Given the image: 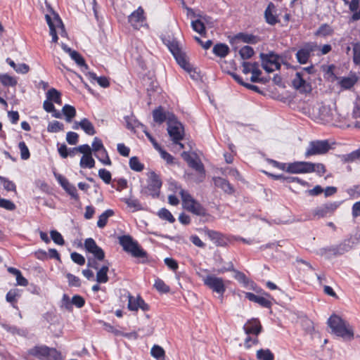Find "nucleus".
Wrapping results in <instances>:
<instances>
[{"mask_svg": "<svg viewBox=\"0 0 360 360\" xmlns=\"http://www.w3.org/2000/svg\"><path fill=\"white\" fill-rule=\"evenodd\" d=\"M167 46L180 67L186 70L193 79L198 80L200 77L199 73L189 63L186 53L181 50L178 41L172 40L169 41Z\"/></svg>", "mask_w": 360, "mask_h": 360, "instance_id": "f257e3e1", "label": "nucleus"}, {"mask_svg": "<svg viewBox=\"0 0 360 360\" xmlns=\"http://www.w3.org/2000/svg\"><path fill=\"white\" fill-rule=\"evenodd\" d=\"M328 325L332 333L342 338L344 340L351 341L354 339V333L352 326L338 315L332 314L328 319Z\"/></svg>", "mask_w": 360, "mask_h": 360, "instance_id": "f03ea898", "label": "nucleus"}, {"mask_svg": "<svg viewBox=\"0 0 360 360\" xmlns=\"http://www.w3.org/2000/svg\"><path fill=\"white\" fill-rule=\"evenodd\" d=\"M120 244L123 250L130 253L134 257L142 259L143 264L148 263V253L129 235H124L119 238Z\"/></svg>", "mask_w": 360, "mask_h": 360, "instance_id": "7ed1b4c3", "label": "nucleus"}, {"mask_svg": "<svg viewBox=\"0 0 360 360\" xmlns=\"http://www.w3.org/2000/svg\"><path fill=\"white\" fill-rule=\"evenodd\" d=\"M27 354L39 360H63L59 351L44 345H36L30 348L27 351Z\"/></svg>", "mask_w": 360, "mask_h": 360, "instance_id": "20e7f679", "label": "nucleus"}, {"mask_svg": "<svg viewBox=\"0 0 360 360\" xmlns=\"http://www.w3.org/2000/svg\"><path fill=\"white\" fill-rule=\"evenodd\" d=\"M259 58L262 60V67L268 73L274 72V69L269 65H274L276 70H280L281 63L285 64L282 60V56L274 51H269L268 53H261Z\"/></svg>", "mask_w": 360, "mask_h": 360, "instance_id": "39448f33", "label": "nucleus"}, {"mask_svg": "<svg viewBox=\"0 0 360 360\" xmlns=\"http://www.w3.org/2000/svg\"><path fill=\"white\" fill-rule=\"evenodd\" d=\"M353 243L351 238L343 240L340 244L322 248L319 250V253L322 256L329 258L331 255L338 256L347 252L352 249Z\"/></svg>", "mask_w": 360, "mask_h": 360, "instance_id": "423d86ee", "label": "nucleus"}, {"mask_svg": "<svg viewBox=\"0 0 360 360\" xmlns=\"http://www.w3.org/2000/svg\"><path fill=\"white\" fill-rule=\"evenodd\" d=\"M202 281L205 285L213 292L217 293L220 297H223L226 288L222 278L217 277L214 275H208L204 277Z\"/></svg>", "mask_w": 360, "mask_h": 360, "instance_id": "0eeeda50", "label": "nucleus"}, {"mask_svg": "<svg viewBox=\"0 0 360 360\" xmlns=\"http://www.w3.org/2000/svg\"><path fill=\"white\" fill-rule=\"evenodd\" d=\"M330 149L328 140H316L309 142V146L305 152V157L309 158L314 155L325 154Z\"/></svg>", "mask_w": 360, "mask_h": 360, "instance_id": "6e6552de", "label": "nucleus"}, {"mask_svg": "<svg viewBox=\"0 0 360 360\" xmlns=\"http://www.w3.org/2000/svg\"><path fill=\"white\" fill-rule=\"evenodd\" d=\"M121 297H124L127 299V307L130 311H137L139 309H141L143 311H146L150 309L149 305L146 303L141 296L139 295L136 299H134L131 293L125 289L121 292Z\"/></svg>", "mask_w": 360, "mask_h": 360, "instance_id": "1a4fd4ad", "label": "nucleus"}, {"mask_svg": "<svg viewBox=\"0 0 360 360\" xmlns=\"http://www.w3.org/2000/svg\"><path fill=\"white\" fill-rule=\"evenodd\" d=\"M340 205V202H333L323 204L321 206L317 207L312 212V217L309 219H319L332 215L334 212Z\"/></svg>", "mask_w": 360, "mask_h": 360, "instance_id": "9d476101", "label": "nucleus"}, {"mask_svg": "<svg viewBox=\"0 0 360 360\" xmlns=\"http://www.w3.org/2000/svg\"><path fill=\"white\" fill-rule=\"evenodd\" d=\"M319 46L316 42L305 43L302 48L296 53V58L300 64H306L308 63L311 54L319 49Z\"/></svg>", "mask_w": 360, "mask_h": 360, "instance_id": "9b49d317", "label": "nucleus"}, {"mask_svg": "<svg viewBox=\"0 0 360 360\" xmlns=\"http://www.w3.org/2000/svg\"><path fill=\"white\" fill-rule=\"evenodd\" d=\"M141 82L146 88L148 98L151 100L153 93L157 92L159 89V84L154 74L150 72L145 74L141 77Z\"/></svg>", "mask_w": 360, "mask_h": 360, "instance_id": "f8f14e48", "label": "nucleus"}, {"mask_svg": "<svg viewBox=\"0 0 360 360\" xmlns=\"http://www.w3.org/2000/svg\"><path fill=\"white\" fill-rule=\"evenodd\" d=\"M162 185V182L159 175L153 171L150 172L148 186L145 188V189H148L150 191L149 195L154 198H158Z\"/></svg>", "mask_w": 360, "mask_h": 360, "instance_id": "ddd939ff", "label": "nucleus"}, {"mask_svg": "<svg viewBox=\"0 0 360 360\" xmlns=\"http://www.w3.org/2000/svg\"><path fill=\"white\" fill-rule=\"evenodd\" d=\"M85 250L94 255V258L98 261H103L105 259V252L97 245L96 241L92 238H86L84 240Z\"/></svg>", "mask_w": 360, "mask_h": 360, "instance_id": "4468645a", "label": "nucleus"}, {"mask_svg": "<svg viewBox=\"0 0 360 360\" xmlns=\"http://www.w3.org/2000/svg\"><path fill=\"white\" fill-rule=\"evenodd\" d=\"M311 169L312 162L301 161L288 164L286 172L290 174H304L309 173Z\"/></svg>", "mask_w": 360, "mask_h": 360, "instance_id": "2eb2a0df", "label": "nucleus"}, {"mask_svg": "<svg viewBox=\"0 0 360 360\" xmlns=\"http://www.w3.org/2000/svg\"><path fill=\"white\" fill-rule=\"evenodd\" d=\"M62 302L64 307L68 311L72 310V306L75 305L77 308H82L85 304V300L83 297L79 295H74L72 299H70L67 294H64L62 298Z\"/></svg>", "mask_w": 360, "mask_h": 360, "instance_id": "dca6fc26", "label": "nucleus"}, {"mask_svg": "<svg viewBox=\"0 0 360 360\" xmlns=\"http://www.w3.org/2000/svg\"><path fill=\"white\" fill-rule=\"evenodd\" d=\"M292 85L302 93H309L312 90L311 84L303 78V73L301 72H296L295 78L292 80Z\"/></svg>", "mask_w": 360, "mask_h": 360, "instance_id": "f3484780", "label": "nucleus"}, {"mask_svg": "<svg viewBox=\"0 0 360 360\" xmlns=\"http://www.w3.org/2000/svg\"><path fill=\"white\" fill-rule=\"evenodd\" d=\"M167 131L174 143H177L179 141L183 140L185 136L184 127L182 123L168 126Z\"/></svg>", "mask_w": 360, "mask_h": 360, "instance_id": "a211bd4d", "label": "nucleus"}, {"mask_svg": "<svg viewBox=\"0 0 360 360\" xmlns=\"http://www.w3.org/2000/svg\"><path fill=\"white\" fill-rule=\"evenodd\" d=\"M243 330L247 335L257 336L262 331V326L258 319L252 318L243 326Z\"/></svg>", "mask_w": 360, "mask_h": 360, "instance_id": "6ab92c4d", "label": "nucleus"}, {"mask_svg": "<svg viewBox=\"0 0 360 360\" xmlns=\"http://www.w3.org/2000/svg\"><path fill=\"white\" fill-rule=\"evenodd\" d=\"M237 40L250 44H256L260 41L259 37L246 32H239L234 35L231 39L230 43L233 44Z\"/></svg>", "mask_w": 360, "mask_h": 360, "instance_id": "aec40b11", "label": "nucleus"}, {"mask_svg": "<svg viewBox=\"0 0 360 360\" xmlns=\"http://www.w3.org/2000/svg\"><path fill=\"white\" fill-rule=\"evenodd\" d=\"M204 231L209 238L214 241L217 246L225 247L227 245L228 240L221 233L210 230L207 228H205Z\"/></svg>", "mask_w": 360, "mask_h": 360, "instance_id": "412c9836", "label": "nucleus"}, {"mask_svg": "<svg viewBox=\"0 0 360 360\" xmlns=\"http://www.w3.org/2000/svg\"><path fill=\"white\" fill-rule=\"evenodd\" d=\"M213 181L214 183V185L220 188L223 191L229 195H232L235 192V189L233 186L230 184V182L222 177H214Z\"/></svg>", "mask_w": 360, "mask_h": 360, "instance_id": "4be33fe9", "label": "nucleus"}, {"mask_svg": "<svg viewBox=\"0 0 360 360\" xmlns=\"http://www.w3.org/2000/svg\"><path fill=\"white\" fill-rule=\"evenodd\" d=\"M276 6L272 3L270 2L264 11V18L266 22L270 25H275L276 23L279 22V19L276 14H274L275 12Z\"/></svg>", "mask_w": 360, "mask_h": 360, "instance_id": "5701e85b", "label": "nucleus"}, {"mask_svg": "<svg viewBox=\"0 0 360 360\" xmlns=\"http://www.w3.org/2000/svg\"><path fill=\"white\" fill-rule=\"evenodd\" d=\"M245 297L250 301L257 303L262 307L270 309L272 306L270 300L266 297L256 295L252 292H245Z\"/></svg>", "mask_w": 360, "mask_h": 360, "instance_id": "b1692460", "label": "nucleus"}, {"mask_svg": "<svg viewBox=\"0 0 360 360\" xmlns=\"http://www.w3.org/2000/svg\"><path fill=\"white\" fill-rule=\"evenodd\" d=\"M91 146H92L91 150L96 153L103 150V154H104L106 156V160L105 162V165H112V162L109 158L108 153L106 149L105 148L102 141L99 138L95 137L94 139V141H93Z\"/></svg>", "mask_w": 360, "mask_h": 360, "instance_id": "393cba45", "label": "nucleus"}, {"mask_svg": "<svg viewBox=\"0 0 360 360\" xmlns=\"http://www.w3.org/2000/svg\"><path fill=\"white\" fill-rule=\"evenodd\" d=\"M345 4H349V10L353 13L351 20L357 21L360 20V0H351L349 2L348 0H343Z\"/></svg>", "mask_w": 360, "mask_h": 360, "instance_id": "a878e982", "label": "nucleus"}, {"mask_svg": "<svg viewBox=\"0 0 360 360\" xmlns=\"http://www.w3.org/2000/svg\"><path fill=\"white\" fill-rule=\"evenodd\" d=\"M212 52L217 56L220 58H225L230 53V49L229 46L224 43H217L216 44L213 49Z\"/></svg>", "mask_w": 360, "mask_h": 360, "instance_id": "bb28decb", "label": "nucleus"}, {"mask_svg": "<svg viewBox=\"0 0 360 360\" xmlns=\"http://www.w3.org/2000/svg\"><path fill=\"white\" fill-rule=\"evenodd\" d=\"M191 212L193 214L205 218L202 219L203 222L208 221V219L211 217V215L207 212L206 208H205L198 201L196 202L194 208H193Z\"/></svg>", "mask_w": 360, "mask_h": 360, "instance_id": "cd10ccee", "label": "nucleus"}, {"mask_svg": "<svg viewBox=\"0 0 360 360\" xmlns=\"http://www.w3.org/2000/svg\"><path fill=\"white\" fill-rule=\"evenodd\" d=\"M50 11L53 15V19H54V21L56 22V25L49 26L50 34L51 36H53L54 34H57V32H56V27H60L62 29V30L65 32V27H64L63 21H62L61 18H60L59 15L56 12H55L53 10V8L51 7H50Z\"/></svg>", "mask_w": 360, "mask_h": 360, "instance_id": "c85d7f7f", "label": "nucleus"}, {"mask_svg": "<svg viewBox=\"0 0 360 360\" xmlns=\"http://www.w3.org/2000/svg\"><path fill=\"white\" fill-rule=\"evenodd\" d=\"M79 124L81 129L89 136H93L96 133L94 124L87 118L82 119Z\"/></svg>", "mask_w": 360, "mask_h": 360, "instance_id": "c756f323", "label": "nucleus"}, {"mask_svg": "<svg viewBox=\"0 0 360 360\" xmlns=\"http://www.w3.org/2000/svg\"><path fill=\"white\" fill-rule=\"evenodd\" d=\"M144 11L141 7H139L137 10L134 11L128 18L129 22L131 25H135L136 23L143 22Z\"/></svg>", "mask_w": 360, "mask_h": 360, "instance_id": "7c9ffc66", "label": "nucleus"}, {"mask_svg": "<svg viewBox=\"0 0 360 360\" xmlns=\"http://www.w3.org/2000/svg\"><path fill=\"white\" fill-rule=\"evenodd\" d=\"M115 214L113 210L108 209L103 212L99 217L97 221V226L100 229L104 228L107 223L109 217H112Z\"/></svg>", "mask_w": 360, "mask_h": 360, "instance_id": "2f4dec72", "label": "nucleus"}, {"mask_svg": "<svg viewBox=\"0 0 360 360\" xmlns=\"http://www.w3.org/2000/svg\"><path fill=\"white\" fill-rule=\"evenodd\" d=\"M344 163L352 162L355 160H360V148L352 151L350 153L339 155Z\"/></svg>", "mask_w": 360, "mask_h": 360, "instance_id": "473e14b6", "label": "nucleus"}, {"mask_svg": "<svg viewBox=\"0 0 360 360\" xmlns=\"http://www.w3.org/2000/svg\"><path fill=\"white\" fill-rule=\"evenodd\" d=\"M153 120L158 124H162L167 120V115L162 106L158 107L153 111Z\"/></svg>", "mask_w": 360, "mask_h": 360, "instance_id": "72a5a7b5", "label": "nucleus"}, {"mask_svg": "<svg viewBox=\"0 0 360 360\" xmlns=\"http://www.w3.org/2000/svg\"><path fill=\"white\" fill-rule=\"evenodd\" d=\"M79 165L82 168L91 169L95 166V160L92 158V153L83 155L80 160Z\"/></svg>", "mask_w": 360, "mask_h": 360, "instance_id": "f704fd0d", "label": "nucleus"}, {"mask_svg": "<svg viewBox=\"0 0 360 360\" xmlns=\"http://www.w3.org/2000/svg\"><path fill=\"white\" fill-rule=\"evenodd\" d=\"M62 112L63 115L65 117V120L68 122H70L76 115V110L75 107L68 104H65L63 107Z\"/></svg>", "mask_w": 360, "mask_h": 360, "instance_id": "c9c22d12", "label": "nucleus"}, {"mask_svg": "<svg viewBox=\"0 0 360 360\" xmlns=\"http://www.w3.org/2000/svg\"><path fill=\"white\" fill-rule=\"evenodd\" d=\"M333 29L327 23L322 24L319 29L316 31L314 34L316 36L327 37L333 34Z\"/></svg>", "mask_w": 360, "mask_h": 360, "instance_id": "e433bc0d", "label": "nucleus"}, {"mask_svg": "<svg viewBox=\"0 0 360 360\" xmlns=\"http://www.w3.org/2000/svg\"><path fill=\"white\" fill-rule=\"evenodd\" d=\"M319 117L323 122H330L333 120L331 110L328 106L322 105L319 108Z\"/></svg>", "mask_w": 360, "mask_h": 360, "instance_id": "4c0bfd02", "label": "nucleus"}, {"mask_svg": "<svg viewBox=\"0 0 360 360\" xmlns=\"http://www.w3.org/2000/svg\"><path fill=\"white\" fill-rule=\"evenodd\" d=\"M250 72L252 73V76L250 77V81L252 82L255 83L259 81H262V79H259V77L262 75V71L259 69L258 62H254L251 64Z\"/></svg>", "mask_w": 360, "mask_h": 360, "instance_id": "58836bf2", "label": "nucleus"}, {"mask_svg": "<svg viewBox=\"0 0 360 360\" xmlns=\"http://www.w3.org/2000/svg\"><path fill=\"white\" fill-rule=\"evenodd\" d=\"M0 82L4 86H15L18 84L16 78L8 74L0 75Z\"/></svg>", "mask_w": 360, "mask_h": 360, "instance_id": "ea45409f", "label": "nucleus"}, {"mask_svg": "<svg viewBox=\"0 0 360 360\" xmlns=\"http://www.w3.org/2000/svg\"><path fill=\"white\" fill-rule=\"evenodd\" d=\"M3 328L8 333L13 335H18L20 336H26L27 332L25 329H21L15 326H11L4 323L2 325Z\"/></svg>", "mask_w": 360, "mask_h": 360, "instance_id": "a19ab883", "label": "nucleus"}, {"mask_svg": "<svg viewBox=\"0 0 360 360\" xmlns=\"http://www.w3.org/2000/svg\"><path fill=\"white\" fill-rule=\"evenodd\" d=\"M89 76L91 79L96 80L101 87L107 88L110 86V82L105 76L98 77L96 73L91 72H89Z\"/></svg>", "mask_w": 360, "mask_h": 360, "instance_id": "79ce46f5", "label": "nucleus"}, {"mask_svg": "<svg viewBox=\"0 0 360 360\" xmlns=\"http://www.w3.org/2000/svg\"><path fill=\"white\" fill-rule=\"evenodd\" d=\"M352 45V60L356 66H360V42H353Z\"/></svg>", "mask_w": 360, "mask_h": 360, "instance_id": "37998d69", "label": "nucleus"}, {"mask_svg": "<svg viewBox=\"0 0 360 360\" xmlns=\"http://www.w3.org/2000/svg\"><path fill=\"white\" fill-rule=\"evenodd\" d=\"M233 278L238 281L243 287L248 288L250 283V279L246 275L238 270L235 271Z\"/></svg>", "mask_w": 360, "mask_h": 360, "instance_id": "c03bdc74", "label": "nucleus"}, {"mask_svg": "<svg viewBox=\"0 0 360 360\" xmlns=\"http://www.w3.org/2000/svg\"><path fill=\"white\" fill-rule=\"evenodd\" d=\"M122 201L126 203L129 207L134 208V211H139L143 209L138 199L124 198L122 199Z\"/></svg>", "mask_w": 360, "mask_h": 360, "instance_id": "a18cd8bd", "label": "nucleus"}, {"mask_svg": "<svg viewBox=\"0 0 360 360\" xmlns=\"http://www.w3.org/2000/svg\"><path fill=\"white\" fill-rule=\"evenodd\" d=\"M189 167L197 171L202 177L205 176V169L203 164L199 160L197 161L194 159L190 160L188 162Z\"/></svg>", "mask_w": 360, "mask_h": 360, "instance_id": "49530a36", "label": "nucleus"}, {"mask_svg": "<svg viewBox=\"0 0 360 360\" xmlns=\"http://www.w3.org/2000/svg\"><path fill=\"white\" fill-rule=\"evenodd\" d=\"M255 54V51L252 47L246 45L239 50V55L243 60H248L251 58Z\"/></svg>", "mask_w": 360, "mask_h": 360, "instance_id": "de8ad7c7", "label": "nucleus"}, {"mask_svg": "<svg viewBox=\"0 0 360 360\" xmlns=\"http://www.w3.org/2000/svg\"><path fill=\"white\" fill-rule=\"evenodd\" d=\"M257 359L258 360H274V355L270 349H260L257 352Z\"/></svg>", "mask_w": 360, "mask_h": 360, "instance_id": "09e8293b", "label": "nucleus"}, {"mask_svg": "<svg viewBox=\"0 0 360 360\" xmlns=\"http://www.w3.org/2000/svg\"><path fill=\"white\" fill-rule=\"evenodd\" d=\"M129 165L131 169L135 172H141L144 169L143 164L139 161L136 156H133L129 159Z\"/></svg>", "mask_w": 360, "mask_h": 360, "instance_id": "8fccbe9b", "label": "nucleus"}, {"mask_svg": "<svg viewBox=\"0 0 360 360\" xmlns=\"http://www.w3.org/2000/svg\"><path fill=\"white\" fill-rule=\"evenodd\" d=\"M136 122H137L136 127L141 126L143 128V131L146 134V137L149 139L150 143L153 144L155 149H156L157 150H160L161 146L157 142L155 139L148 131L146 127L143 124L139 122L138 121H136Z\"/></svg>", "mask_w": 360, "mask_h": 360, "instance_id": "3c124183", "label": "nucleus"}, {"mask_svg": "<svg viewBox=\"0 0 360 360\" xmlns=\"http://www.w3.org/2000/svg\"><path fill=\"white\" fill-rule=\"evenodd\" d=\"M151 355L158 360H164L165 350L159 345H154L150 350Z\"/></svg>", "mask_w": 360, "mask_h": 360, "instance_id": "603ef678", "label": "nucleus"}, {"mask_svg": "<svg viewBox=\"0 0 360 360\" xmlns=\"http://www.w3.org/2000/svg\"><path fill=\"white\" fill-rule=\"evenodd\" d=\"M64 129V124L59 121L54 120L49 122L47 126V131L50 133H57Z\"/></svg>", "mask_w": 360, "mask_h": 360, "instance_id": "864d4df0", "label": "nucleus"}, {"mask_svg": "<svg viewBox=\"0 0 360 360\" xmlns=\"http://www.w3.org/2000/svg\"><path fill=\"white\" fill-rule=\"evenodd\" d=\"M71 58L75 60V62L80 67H84L85 69H88L89 66L86 63L84 58L82 57V56L77 52V51L75 52L71 53Z\"/></svg>", "mask_w": 360, "mask_h": 360, "instance_id": "5fc2aeb1", "label": "nucleus"}, {"mask_svg": "<svg viewBox=\"0 0 360 360\" xmlns=\"http://www.w3.org/2000/svg\"><path fill=\"white\" fill-rule=\"evenodd\" d=\"M154 287L158 292L162 293H167L170 290L169 286L166 285L165 283L160 278L155 279Z\"/></svg>", "mask_w": 360, "mask_h": 360, "instance_id": "6e6d98bb", "label": "nucleus"}, {"mask_svg": "<svg viewBox=\"0 0 360 360\" xmlns=\"http://www.w3.org/2000/svg\"><path fill=\"white\" fill-rule=\"evenodd\" d=\"M356 77H343L340 83L342 88L349 89L356 84Z\"/></svg>", "mask_w": 360, "mask_h": 360, "instance_id": "4d7b16f0", "label": "nucleus"}, {"mask_svg": "<svg viewBox=\"0 0 360 360\" xmlns=\"http://www.w3.org/2000/svg\"><path fill=\"white\" fill-rule=\"evenodd\" d=\"M158 216L160 218L167 220L170 223L175 221V218L173 217L172 213L166 208H162L158 212Z\"/></svg>", "mask_w": 360, "mask_h": 360, "instance_id": "13d9d810", "label": "nucleus"}, {"mask_svg": "<svg viewBox=\"0 0 360 360\" xmlns=\"http://www.w3.org/2000/svg\"><path fill=\"white\" fill-rule=\"evenodd\" d=\"M192 28L194 31L202 35L205 34V26L200 20H195L191 22Z\"/></svg>", "mask_w": 360, "mask_h": 360, "instance_id": "bf43d9fd", "label": "nucleus"}, {"mask_svg": "<svg viewBox=\"0 0 360 360\" xmlns=\"http://www.w3.org/2000/svg\"><path fill=\"white\" fill-rule=\"evenodd\" d=\"M18 148L20 150V157L22 160H26L30 158V153L24 141H20L18 143Z\"/></svg>", "mask_w": 360, "mask_h": 360, "instance_id": "052dcab7", "label": "nucleus"}, {"mask_svg": "<svg viewBox=\"0 0 360 360\" xmlns=\"http://www.w3.org/2000/svg\"><path fill=\"white\" fill-rule=\"evenodd\" d=\"M0 181L3 184L4 189L6 190L7 191H15L16 186H15V184L13 181L8 180L6 177L1 176H0Z\"/></svg>", "mask_w": 360, "mask_h": 360, "instance_id": "680f3d73", "label": "nucleus"}, {"mask_svg": "<svg viewBox=\"0 0 360 360\" xmlns=\"http://www.w3.org/2000/svg\"><path fill=\"white\" fill-rule=\"evenodd\" d=\"M66 278L68 281V285L70 287H80L81 286V281L79 278L72 274L71 273H68L66 274Z\"/></svg>", "mask_w": 360, "mask_h": 360, "instance_id": "e2e57ef3", "label": "nucleus"}, {"mask_svg": "<svg viewBox=\"0 0 360 360\" xmlns=\"http://www.w3.org/2000/svg\"><path fill=\"white\" fill-rule=\"evenodd\" d=\"M98 176L104 181L105 184H108L112 180L111 173L105 169H100L98 170Z\"/></svg>", "mask_w": 360, "mask_h": 360, "instance_id": "0e129e2a", "label": "nucleus"}, {"mask_svg": "<svg viewBox=\"0 0 360 360\" xmlns=\"http://www.w3.org/2000/svg\"><path fill=\"white\" fill-rule=\"evenodd\" d=\"M50 234H51V239L56 244L60 245H63L65 244V240H64L62 235L56 230H52L50 232Z\"/></svg>", "mask_w": 360, "mask_h": 360, "instance_id": "69168bd1", "label": "nucleus"}, {"mask_svg": "<svg viewBox=\"0 0 360 360\" xmlns=\"http://www.w3.org/2000/svg\"><path fill=\"white\" fill-rule=\"evenodd\" d=\"M326 172V167L322 163H313L312 169L309 171L311 172H316L319 176H323Z\"/></svg>", "mask_w": 360, "mask_h": 360, "instance_id": "338daca9", "label": "nucleus"}, {"mask_svg": "<svg viewBox=\"0 0 360 360\" xmlns=\"http://www.w3.org/2000/svg\"><path fill=\"white\" fill-rule=\"evenodd\" d=\"M61 96V94L59 91L55 88L50 89L46 93V98L51 102H54L56 99Z\"/></svg>", "mask_w": 360, "mask_h": 360, "instance_id": "774afa93", "label": "nucleus"}]
</instances>
